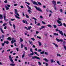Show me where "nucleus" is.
I'll list each match as a JSON object with an SVG mask.
<instances>
[{
    "instance_id": "1",
    "label": "nucleus",
    "mask_w": 66,
    "mask_h": 66,
    "mask_svg": "<svg viewBox=\"0 0 66 66\" xmlns=\"http://www.w3.org/2000/svg\"><path fill=\"white\" fill-rule=\"evenodd\" d=\"M52 3L54 5V9H55V11H56V10H57V9H56V7H55V5H56V2L54 1H52Z\"/></svg>"
},
{
    "instance_id": "2",
    "label": "nucleus",
    "mask_w": 66,
    "mask_h": 66,
    "mask_svg": "<svg viewBox=\"0 0 66 66\" xmlns=\"http://www.w3.org/2000/svg\"><path fill=\"white\" fill-rule=\"evenodd\" d=\"M30 51L32 53H30V54H29L28 55L29 57H31L32 56L31 55H34V53H33V50H32V48H30Z\"/></svg>"
},
{
    "instance_id": "3",
    "label": "nucleus",
    "mask_w": 66,
    "mask_h": 66,
    "mask_svg": "<svg viewBox=\"0 0 66 66\" xmlns=\"http://www.w3.org/2000/svg\"><path fill=\"white\" fill-rule=\"evenodd\" d=\"M9 59L10 61V62H12V63H14V62H13V60L12 59L13 58V57H12V56L10 55L9 56Z\"/></svg>"
},
{
    "instance_id": "4",
    "label": "nucleus",
    "mask_w": 66,
    "mask_h": 66,
    "mask_svg": "<svg viewBox=\"0 0 66 66\" xmlns=\"http://www.w3.org/2000/svg\"><path fill=\"white\" fill-rule=\"evenodd\" d=\"M34 7H35L37 11H40V12H43V11L41 10V9H40L39 7H38L36 6H35Z\"/></svg>"
},
{
    "instance_id": "5",
    "label": "nucleus",
    "mask_w": 66,
    "mask_h": 66,
    "mask_svg": "<svg viewBox=\"0 0 66 66\" xmlns=\"http://www.w3.org/2000/svg\"><path fill=\"white\" fill-rule=\"evenodd\" d=\"M32 59H37L38 60H40V59L39 57L35 56H32Z\"/></svg>"
},
{
    "instance_id": "6",
    "label": "nucleus",
    "mask_w": 66,
    "mask_h": 66,
    "mask_svg": "<svg viewBox=\"0 0 66 66\" xmlns=\"http://www.w3.org/2000/svg\"><path fill=\"white\" fill-rule=\"evenodd\" d=\"M57 22L58 23H59V24H60V25H58V26H62V23H61V21L59 20H57Z\"/></svg>"
},
{
    "instance_id": "7",
    "label": "nucleus",
    "mask_w": 66,
    "mask_h": 66,
    "mask_svg": "<svg viewBox=\"0 0 66 66\" xmlns=\"http://www.w3.org/2000/svg\"><path fill=\"white\" fill-rule=\"evenodd\" d=\"M15 14L16 15H17V16H19V14H18V12H17V10L15 9Z\"/></svg>"
},
{
    "instance_id": "8",
    "label": "nucleus",
    "mask_w": 66,
    "mask_h": 66,
    "mask_svg": "<svg viewBox=\"0 0 66 66\" xmlns=\"http://www.w3.org/2000/svg\"><path fill=\"white\" fill-rule=\"evenodd\" d=\"M56 40L57 42H63V41L62 39H59L57 38H56Z\"/></svg>"
},
{
    "instance_id": "9",
    "label": "nucleus",
    "mask_w": 66,
    "mask_h": 66,
    "mask_svg": "<svg viewBox=\"0 0 66 66\" xmlns=\"http://www.w3.org/2000/svg\"><path fill=\"white\" fill-rule=\"evenodd\" d=\"M24 23H26V24H28V22L27 21L25 20V21L24 20H23L22 21Z\"/></svg>"
},
{
    "instance_id": "10",
    "label": "nucleus",
    "mask_w": 66,
    "mask_h": 66,
    "mask_svg": "<svg viewBox=\"0 0 66 66\" xmlns=\"http://www.w3.org/2000/svg\"><path fill=\"white\" fill-rule=\"evenodd\" d=\"M59 32L60 33L61 35H62V36H64V34H63V32H62V31H59Z\"/></svg>"
},
{
    "instance_id": "11",
    "label": "nucleus",
    "mask_w": 66,
    "mask_h": 66,
    "mask_svg": "<svg viewBox=\"0 0 66 66\" xmlns=\"http://www.w3.org/2000/svg\"><path fill=\"white\" fill-rule=\"evenodd\" d=\"M0 29L2 33H4V31H3V30L2 28H0Z\"/></svg>"
},
{
    "instance_id": "12",
    "label": "nucleus",
    "mask_w": 66,
    "mask_h": 66,
    "mask_svg": "<svg viewBox=\"0 0 66 66\" xmlns=\"http://www.w3.org/2000/svg\"><path fill=\"white\" fill-rule=\"evenodd\" d=\"M33 3L34 4H35V5H38V4H37V2L35 1Z\"/></svg>"
},
{
    "instance_id": "13",
    "label": "nucleus",
    "mask_w": 66,
    "mask_h": 66,
    "mask_svg": "<svg viewBox=\"0 0 66 66\" xmlns=\"http://www.w3.org/2000/svg\"><path fill=\"white\" fill-rule=\"evenodd\" d=\"M4 20H5H5H6V21H7L8 20V19H5L6 18V16H5V15L4 16Z\"/></svg>"
},
{
    "instance_id": "14",
    "label": "nucleus",
    "mask_w": 66,
    "mask_h": 66,
    "mask_svg": "<svg viewBox=\"0 0 66 66\" xmlns=\"http://www.w3.org/2000/svg\"><path fill=\"white\" fill-rule=\"evenodd\" d=\"M27 8L28 9H29V10H32V9H31V7H30L28 5H27Z\"/></svg>"
},
{
    "instance_id": "15",
    "label": "nucleus",
    "mask_w": 66,
    "mask_h": 66,
    "mask_svg": "<svg viewBox=\"0 0 66 66\" xmlns=\"http://www.w3.org/2000/svg\"><path fill=\"white\" fill-rule=\"evenodd\" d=\"M4 43H6V44L7 45H8V44H9V41H7L6 42V41H5L4 42Z\"/></svg>"
},
{
    "instance_id": "16",
    "label": "nucleus",
    "mask_w": 66,
    "mask_h": 66,
    "mask_svg": "<svg viewBox=\"0 0 66 66\" xmlns=\"http://www.w3.org/2000/svg\"><path fill=\"white\" fill-rule=\"evenodd\" d=\"M5 7L6 9V10H9L10 9V8L7 7L6 5L5 6Z\"/></svg>"
},
{
    "instance_id": "17",
    "label": "nucleus",
    "mask_w": 66,
    "mask_h": 66,
    "mask_svg": "<svg viewBox=\"0 0 66 66\" xmlns=\"http://www.w3.org/2000/svg\"><path fill=\"white\" fill-rule=\"evenodd\" d=\"M53 45H54L56 47H58V45L54 43H53Z\"/></svg>"
},
{
    "instance_id": "18",
    "label": "nucleus",
    "mask_w": 66,
    "mask_h": 66,
    "mask_svg": "<svg viewBox=\"0 0 66 66\" xmlns=\"http://www.w3.org/2000/svg\"><path fill=\"white\" fill-rule=\"evenodd\" d=\"M53 35H55V36H59V34L57 33H54Z\"/></svg>"
},
{
    "instance_id": "19",
    "label": "nucleus",
    "mask_w": 66,
    "mask_h": 66,
    "mask_svg": "<svg viewBox=\"0 0 66 66\" xmlns=\"http://www.w3.org/2000/svg\"><path fill=\"white\" fill-rule=\"evenodd\" d=\"M31 28H32V27H31V26H29L28 27V28L27 29V30H30L31 29Z\"/></svg>"
},
{
    "instance_id": "20",
    "label": "nucleus",
    "mask_w": 66,
    "mask_h": 66,
    "mask_svg": "<svg viewBox=\"0 0 66 66\" xmlns=\"http://www.w3.org/2000/svg\"><path fill=\"white\" fill-rule=\"evenodd\" d=\"M0 19H3L2 15L1 14H0Z\"/></svg>"
},
{
    "instance_id": "21",
    "label": "nucleus",
    "mask_w": 66,
    "mask_h": 66,
    "mask_svg": "<svg viewBox=\"0 0 66 66\" xmlns=\"http://www.w3.org/2000/svg\"><path fill=\"white\" fill-rule=\"evenodd\" d=\"M14 38H13L12 39V41H11V43L12 44H13L14 43Z\"/></svg>"
},
{
    "instance_id": "22",
    "label": "nucleus",
    "mask_w": 66,
    "mask_h": 66,
    "mask_svg": "<svg viewBox=\"0 0 66 66\" xmlns=\"http://www.w3.org/2000/svg\"><path fill=\"white\" fill-rule=\"evenodd\" d=\"M6 39H7L8 40H12V38H11L10 37H8Z\"/></svg>"
},
{
    "instance_id": "23",
    "label": "nucleus",
    "mask_w": 66,
    "mask_h": 66,
    "mask_svg": "<svg viewBox=\"0 0 66 66\" xmlns=\"http://www.w3.org/2000/svg\"><path fill=\"white\" fill-rule=\"evenodd\" d=\"M38 43H39V46H42V43H41V42H40L39 41H38Z\"/></svg>"
},
{
    "instance_id": "24",
    "label": "nucleus",
    "mask_w": 66,
    "mask_h": 66,
    "mask_svg": "<svg viewBox=\"0 0 66 66\" xmlns=\"http://www.w3.org/2000/svg\"><path fill=\"white\" fill-rule=\"evenodd\" d=\"M20 42H23V39L21 38H20Z\"/></svg>"
},
{
    "instance_id": "25",
    "label": "nucleus",
    "mask_w": 66,
    "mask_h": 66,
    "mask_svg": "<svg viewBox=\"0 0 66 66\" xmlns=\"http://www.w3.org/2000/svg\"><path fill=\"white\" fill-rule=\"evenodd\" d=\"M44 60H45V61L46 62H48V60L46 58H44L43 59Z\"/></svg>"
},
{
    "instance_id": "26",
    "label": "nucleus",
    "mask_w": 66,
    "mask_h": 66,
    "mask_svg": "<svg viewBox=\"0 0 66 66\" xmlns=\"http://www.w3.org/2000/svg\"><path fill=\"white\" fill-rule=\"evenodd\" d=\"M10 66H14L15 65V64L13 63H11L10 64Z\"/></svg>"
},
{
    "instance_id": "27",
    "label": "nucleus",
    "mask_w": 66,
    "mask_h": 66,
    "mask_svg": "<svg viewBox=\"0 0 66 66\" xmlns=\"http://www.w3.org/2000/svg\"><path fill=\"white\" fill-rule=\"evenodd\" d=\"M45 53V51H43L42 52H41L40 53V54H44Z\"/></svg>"
},
{
    "instance_id": "28",
    "label": "nucleus",
    "mask_w": 66,
    "mask_h": 66,
    "mask_svg": "<svg viewBox=\"0 0 66 66\" xmlns=\"http://www.w3.org/2000/svg\"><path fill=\"white\" fill-rule=\"evenodd\" d=\"M15 16L16 18H18V19H20V18L17 16L16 15H15Z\"/></svg>"
},
{
    "instance_id": "29",
    "label": "nucleus",
    "mask_w": 66,
    "mask_h": 66,
    "mask_svg": "<svg viewBox=\"0 0 66 66\" xmlns=\"http://www.w3.org/2000/svg\"><path fill=\"white\" fill-rule=\"evenodd\" d=\"M37 2L39 5H42V3H40L39 2Z\"/></svg>"
},
{
    "instance_id": "30",
    "label": "nucleus",
    "mask_w": 66,
    "mask_h": 66,
    "mask_svg": "<svg viewBox=\"0 0 66 66\" xmlns=\"http://www.w3.org/2000/svg\"><path fill=\"white\" fill-rule=\"evenodd\" d=\"M28 12H29V14H30L31 13H32V12L29 9L28 10Z\"/></svg>"
},
{
    "instance_id": "31",
    "label": "nucleus",
    "mask_w": 66,
    "mask_h": 66,
    "mask_svg": "<svg viewBox=\"0 0 66 66\" xmlns=\"http://www.w3.org/2000/svg\"><path fill=\"white\" fill-rule=\"evenodd\" d=\"M26 16L27 18H29V16H28V14H26Z\"/></svg>"
},
{
    "instance_id": "32",
    "label": "nucleus",
    "mask_w": 66,
    "mask_h": 66,
    "mask_svg": "<svg viewBox=\"0 0 66 66\" xmlns=\"http://www.w3.org/2000/svg\"><path fill=\"white\" fill-rule=\"evenodd\" d=\"M13 27L14 28V30H15V28H16V26H15V24H13Z\"/></svg>"
},
{
    "instance_id": "33",
    "label": "nucleus",
    "mask_w": 66,
    "mask_h": 66,
    "mask_svg": "<svg viewBox=\"0 0 66 66\" xmlns=\"http://www.w3.org/2000/svg\"><path fill=\"white\" fill-rule=\"evenodd\" d=\"M57 56H60V57H61V55H60V54H57Z\"/></svg>"
},
{
    "instance_id": "34",
    "label": "nucleus",
    "mask_w": 66,
    "mask_h": 66,
    "mask_svg": "<svg viewBox=\"0 0 66 66\" xmlns=\"http://www.w3.org/2000/svg\"><path fill=\"white\" fill-rule=\"evenodd\" d=\"M7 24V23H4V24H3V27H4L5 25H6Z\"/></svg>"
},
{
    "instance_id": "35",
    "label": "nucleus",
    "mask_w": 66,
    "mask_h": 66,
    "mask_svg": "<svg viewBox=\"0 0 66 66\" xmlns=\"http://www.w3.org/2000/svg\"><path fill=\"white\" fill-rule=\"evenodd\" d=\"M25 3H27V4H28V5H30V4L29 3H28V2H25Z\"/></svg>"
},
{
    "instance_id": "36",
    "label": "nucleus",
    "mask_w": 66,
    "mask_h": 66,
    "mask_svg": "<svg viewBox=\"0 0 66 66\" xmlns=\"http://www.w3.org/2000/svg\"><path fill=\"white\" fill-rule=\"evenodd\" d=\"M51 61V63H53V59H52L51 60H50Z\"/></svg>"
},
{
    "instance_id": "37",
    "label": "nucleus",
    "mask_w": 66,
    "mask_h": 66,
    "mask_svg": "<svg viewBox=\"0 0 66 66\" xmlns=\"http://www.w3.org/2000/svg\"><path fill=\"white\" fill-rule=\"evenodd\" d=\"M9 23L10 26H12V25L11 24V21H9Z\"/></svg>"
},
{
    "instance_id": "38",
    "label": "nucleus",
    "mask_w": 66,
    "mask_h": 66,
    "mask_svg": "<svg viewBox=\"0 0 66 66\" xmlns=\"http://www.w3.org/2000/svg\"><path fill=\"white\" fill-rule=\"evenodd\" d=\"M15 20V19H11V21H14V20Z\"/></svg>"
},
{
    "instance_id": "39",
    "label": "nucleus",
    "mask_w": 66,
    "mask_h": 66,
    "mask_svg": "<svg viewBox=\"0 0 66 66\" xmlns=\"http://www.w3.org/2000/svg\"><path fill=\"white\" fill-rule=\"evenodd\" d=\"M53 26L54 28H56V26L55 25H54Z\"/></svg>"
},
{
    "instance_id": "40",
    "label": "nucleus",
    "mask_w": 66,
    "mask_h": 66,
    "mask_svg": "<svg viewBox=\"0 0 66 66\" xmlns=\"http://www.w3.org/2000/svg\"><path fill=\"white\" fill-rule=\"evenodd\" d=\"M45 27H46L45 26H42L41 27V28H42V29H43V28H45Z\"/></svg>"
},
{
    "instance_id": "41",
    "label": "nucleus",
    "mask_w": 66,
    "mask_h": 66,
    "mask_svg": "<svg viewBox=\"0 0 66 66\" xmlns=\"http://www.w3.org/2000/svg\"><path fill=\"white\" fill-rule=\"evenodd\" d=\"M23 47V44H21V48H22Z\"/></svg>"
},
{
    "instance_id": "42",
    "label": "nucleus",
    "mask_w": 66,
    "mask_h": 66,
    "mask_svg": "<svg viewBox=\"0 0 66 66\" xmlns=\"http://www.w3.org/2000/svg\"><path fill=\"white\" fill-rule=\"evenodd\" d=\"M57 63L58 65H61L60 64V62H59V61H57Z\"/></svg>"
},
{
    "instance_id": "43",
    "label": "nucleus",
    "mask_w": 66,
    "mask_h": 66,
    "mask_svg": "<svg viewBox=\"0 0 66 66\" xmlns=\"http://www.w3.org/2000/svg\"><path fill=\"white\" fill-rule=\"evenodd\" d=\"M29 43L30 44H32V43H33V42H30V41H29Z\"/></svg>"
},
{
    "instance_id": "44",
    "label": "nucleus",
    "mask_w": 66,
    "mask_h": 66,
    "mask_svg": "<svg viewBox=\"0 0 66 66\" xmlns=\"http://www.w3.org/2000/svg\"><path fill=\"white\" fill-rule=\"evenodd\" d=\"M5 44V43H4H4H3L2 44V46H4Z\"/></svg>"
},
{
    "instance_id": "45",
    "label": "nucleus",
    "mask_w": 66,
    "mask_h": 66,
    "mask_svg": "<svg viewBox=\"0 0 66 66\" xmlns=\"http://www.w3.org/2000/svg\"><path fill=\"white\" fill-rule=\"evenodd\" d=\"M36 25H37V26H39L40 25V23H38Z\"/></svg>"
},
{
    "instance_id": "46",
    "label": "nucleus",
    "mask_w": 66,
    "mask_h": 66,
    "mask_svg": "<svg viewBox=\"0 0 66 66\" xmlns=\"http://www.w3.org/2000/svg\"><path fill=\"white\" fill-rule=\"evenodd\" d=\"M32 19H34L35 21H36L37 20V19H36V18H32Z\"/></svg>"
},
{
    "instance_id": "47",
    "label": "nucleus",
    "mask_w": 66,
    "mask_h": 66,
    "mask_svg": "<svg viewBox=\"0 0 66 66\" xmlns=\"http://www.w3.org/2000/svg\"><path fill=\"white\" fill-rule=\"evenodd\" d=\"M63 24L64 26V27H66V24H65V23H63Z\"/></svg>"
},
{
    "instance_id": "48",
    "label": "nucleus",
    "mask_w": 66,
    "mask_h": 66,
    "mask_svg": "<svg viewBox=\"0 0 66 66\" xmlns=\"http://www.w3.org/2000/svg\"><path fill=\"white\" fill-rule=\"evenodd\" d=\"M47 26H48V27H52V26H51L50 24L48 25Z\"/></svg>"
},
{
    "instance_id": "49",
    "label": "nucleus",
    "mask_w": 66,
    "mask_h": 66,
    "mask_svg": "<svg viewBox=\"0 0 66 66\" xmlns=\"http://www.w3.org/2000/svg\"><path fill=\"white\" fill-rule=\"evenodd\" d=\"M38 52H42V50L39 49L38 50Z\"/></svg>"
},
{
    "instance_id": "50",
    "label": "nucleus",
    "mask_w": 66,
    "mask_h": 66,
    "mask_svg": "<svg viewBox=\"0 0 66 66\" xmlns=\"http://www.w3.org/2000/svg\"><path fill=\"white\" fill-rule=\"evenodd\" d=\"M4 2L6 3H7V0H6L5 1H4Z\"/></svg>"
},
{
    "instance_id": "51",
    "label": "nucleus",
    "mask_w": 66,
    "mask_h": 66,
    "mask_svg": "<svg viewBox=\"0 0 66 66\" xmlns=\"http://www.w3.org/2000/svg\"><path fill=\"white\" fill-rule=\"evenodd\" d=\"M60 11L61 13H62L63 12V10H62V9H61L60 10Z\"/></svg>"
},
{
    "instance_id": "52",
    "label": "nucleus",
    "mask_w": 66,
    "mask_h": 66,
    "mask_svg": "<svg viewBox=\"0 0 66 66\" xmlns=\"http://www.w3.org/2000/svg\"><path fill=\"white\" fill-rule=\"evenodd\" d=\"M24 55H23L22 57V58H23L24 57Z\"/></svg>"
},
{
    "instance_id": "53",
    "label": "nucleus",
    "mask_w": 66,
    "mask_h": 66,
    "mask_svg": "<svg viewBox=\"0 0 66 66\" xmlns=\"http://www.w3.org/2000/svg\"><path fill=\"white\" fill-rule=\"evenodd\" d=\"M38 63L39 65H41V63H40V62H38Z\"/></svg>"
},
{
    "instance_id": "54",
    "label": "nucleus",
    "mask_w": 66,
    "mask_h": 66,
    "mask_svg": "<svg viewBox=\"0 0 66 66\" xmlns=\"http://www.w3.org/2000/svg\"><path fill=\"white\" fill-rule=\"evenodd\" d=\"M42 22L43 24H46V23H45L43 21H42Z\"/></svg>"
},
{
    "instance_id": "55",
    "label": "nucleus",
    "mask_w": 66,
    "mask_h": 66,
    "mask_svg": "<svg viewBox=\"0 0 66 66\" xmlns=\"http://www.w3.org/2000/svg\"><path fill=\"white\" fill-rule=\"evenodd\" d=\"M56 31H60V30H58V29L57 28L56 29Z\"/></svg>"
},
{
    "instance_id": "56",
    "label": "nucleus",
    "mask_w": 66,
    "mask_h": 66,
    "mask_svg": "<svg viewBox=\"0 0 66 66\" xmlns=\"http://www.w3.org/2000/svg\"><path fill=\"white\" fill-rule=\"evenodd\" d=\"M37 38H39V39H41V37H40L37 36Z\"/></svg>"
},
{
    "instance_id": "57",
    "label": "nucleus",
    "mask_w": 66,
    "mask_h": 66,
    "mask_svg": "<svg viewBox=\"0 0 66 66\" xmlns=\"http://www.w3.org/2000/svg\"><path fill=\"white\" fill-rule=\"evenodd\" d=\"M24 49L26 50H27V47H24Z\"/></svg>"
},
{
    "instance_id": "58",
    "label": "nucleus",
    "mask_w": 66,
    "mask_h": 66,
    "mask_svg": "<svg viewBox=\"0 0 66 66\" xmlns=\"http://www.w3.org/2000/svg\"><path fill=\"white\" fill-rule=\"evenodd\" d=\"M36 34H38V33H39V32H38V31H36Z\"/></svg>"
},
{
    "instance_id": "59",
    "label": "nucleus",
    "mask_w": 66,
    "mask_h": 66,
    "mask_svg": "<svg viewBox=\"0 0 66 66\" xmlns=\"http://www.w3.org/2000/svg\"><path fill=\"white\" fill-rule=\"evenodd\" d=\"M31 39L32 40H33V41H34V40H35V39L34 38H31Z\"/></svg>"
},
{
    "instance_id": "60",
    "label": "nucleus",
    "mask_w": 66,
    "mask_h": 66,
    "mask_svg": "<svg viewBox=\"0 0 66 66\" xmlns=\"http://www.w3.org/2000/svg\"><path fill=\"white\" fill-rule=\"evenodd\" d=\"M45 65H46V66H48V64L47 63H45Z\"/></svg>"
},
{
    "instance_id": "61",
    "label": "nucleus",
    "mask_w": 66,
    "mask_h": 66,
    "mask_svg": "<svg viewBox=\"0 0 66 66\" xmlns=\"http://www.w3.org/2000/svg\"><path fill=\"white\" fill-rule=\"evenodd\" d=\"M34 53L35 54H36L37 55V53L36 52H34Z\"/></svg>"
},
{
    "instance_id": "62",
    "label": "nucleus",
    "mask_w": 66,
    "mask_h": 66,
    "mask_svg": "<svg viewBox=\"0 0 66 66\" xmlns=\"http://www.w3.org/2000/svg\"><path fill=\"white\" fill-rule=\"evenodd\" d=\"M16 49L17 51H19V50H18V49H19V48H16Z\"/></svg>"
},
{
    "instance_id": "63",
    "label": "nucleus",
    "mask_w": 66,
    "mask_h": 66,
    "mask_svg": "<svg viewBox=\"0 0 66 66\" xmlns=\"http://www.w3.org/2000/svg\"><path fill=\"white\" fill-rule=\"evenodd\" d=\"M7 6L9 7H10V5H8V4H7L6 5Z\"/></svg>"
},
{
    "instance_id": "64",
    "label": "nucleus",
    "mask_w": 66,
    "mask_h": 66,
    "mask_svg": "<svg viewBox=\"0 0 66 66\" xmlns=\"http://www.w3.org/2000/svg\"><path fill=\"white\" fill-rule=\"evenodd\" d=\"M45 54H46V55H48V53L45 52Z\"/></svg>"
}]
</instances>
